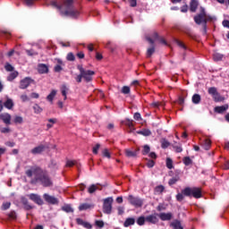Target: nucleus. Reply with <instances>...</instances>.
Listing matches in <instances>:
<instances>
[{
	"label": "nucleus",
	"mask_w": 229,
	"mask_h": 229,
	"mask_svg": "<svg viewBox=\"0 0 229 229\" xmlns=\"http://www.w3.org/2000/svg\"><path fill=\"white\" fill-rule=\"evenodd\" d=\"M25 174L28 178H32L34 174V179L30 181L31 185H37L39 182L42 187H53L51 175L47 170H44L40 166H31L30 169L26 170Z\"/></svg>",
	"instance_id": "nucleus-1"
},
{
	"label": "nucleus",
	"mask_w": 229,
	"mask_h": 229,
	"mask_svg": "<svg viewBox=\"0 0 229 229\" xmlns=\"http://www.w3.org/2000/svg\"><path fill=\"white\" fill-rule=\"evenodd\" d=\"M64 11H61V15L71 17L72 19H78L80 17V11L74 9V0H64Z\"/></svg>",
	"instance_id": "nucleus-2"
},
{
	"label": "nucleus",
	"mask_w": 229,
	"mask_h": 229,
	"mask_svg": "<svg viewBox=\"0 0 229 229\" xmlns=\"http://www.w3.org/2000/svg\"><path fill=\"white\" fill-rule=\"evenodd\" d=\"M194 22L199 26L202 24L204 35H207V22L212 21V16L207 15V12L203 7H200V13L194 16Z\"/></svg>",
	"instance_id": "nucleus-3"
},
{
	"label": "nucleus",
	"mask_w": 229,
	"mask_h": 229,
	"mask_svg": "<svg viewBox=\"0 0 229 229\" xmlns=\"http://www.w3.org/2000/svg\"><path fill=\"white\" fill-rule=\"evenodd\" d=\"M183 194H185L187 198H194L195 199L203 198V191L199 187H186L183 189Z\"/></svg>",
	"instance_id": "nucleus-4"
},
{
	"label": "nucleus",
	"mask_w": 229,
	"mask_h": 229,
	"mask_svg": "<svg viewBox=\"0 0 229 229\" xmlns=\"http://www.w3.org/2000/svg\"><path fill=\"white\" fill-rule=\"evenodd\" d=\"M77 69L82 74V78L86 81V83L92 81V76L96 74V72L92 70H85V68H83V65L81 64H78Z\"/></svg>",
	"instance_id": "nucleus-5"
},
{
	"label": "nucleus",
	"mask_w": 229,
	"mask_h": 229,
	"mask_svg": "<svg viewBox=\"0 0 229 229\" xmlns=\"http://www.w3.org/2000/svg\"><path fill=\"white\" fill-rule=\"evenodd\" d=\"M127 201H129L130 205L135 207L136 208H140L144 205V200L139 197H135L133 195H129L127 197Z\"/></svg>",
	"instance_id": "nucleus-6"
},
{
	"label": "nucleus",
	"mask_w": 229,
	"mask_h": 229,
	"mask_svg": "<svg viewBox=\"0 0 229 229\" xmlns=\"http://www.w3.org/2000/svg\"><path fill=\"white\" fill-rule=\"evenodd\" d=\"M112 203H114V198L108 197L104 199L103 212L104 214H112Z\"/></svg>",
	"instance_id": "nucleus-7"
},
{
	"label": "nucleus",
	"mask_w": 229,
	"mask_h": 229,
	"mask_svg": "<svg viewBox=\"0 0 229 229\" xmlns=\"http://www.w3.org/2000/svg\"><path fill=\"white\" fill-rule=\"evenodd\" d=\"M43 198L48 205H58L60 203V200L55 196H51L48 193H44Z\"/></svg>",
	"instance_id": "nucleus-8"
},
{
	"label": "nucleus",
	"mask_w": 229,
	"mask_h": 229,
	"mask_svg": "<svg viewBox=\"0 0 229 229\" xmlns=\"http://www.w3.org/2000/svg\"><path fill=\"white\" fill-rule=\"evenodd\" d=\"M28 198L33 201L34 203H36V205H44V200H42V198L40 197V195L37 194V193H30L28 195Z\"/></svg>",
	"instance_id": "nucleus-9"
},
{
	"label": "nucleus",
	"mask_w": 229,
	"mask_h": 229,
	"mask_svg": "<svg viewBox=\"0 0 229 229\" xmlns=\"http://www.w3.org/2000/svg\"><path fill=\"white\" fill-rule=\"evenodd\" d=\"M147 40L151 44V47L147 50V56L148 58H150V56L153 55V53H155V41L151 38H147Z\"/></svg>",
	"instance_id": "nucleus-10"
},
{
	"label": "nucleus",
	"mask_w": 229,
	"mask_h": 229,
	"mask_svg": "<svg viewBox=\"0 0 229 229\" xmlns=\"http://www.w3.org/2000/svg\"><path fill=\"white\" fill-rule=\"evenodd\" d=\"M46 146L45 145H42L40 144L39 146L38 147H35L34 148H32L30 150V153L32 155H41V153H44V151H46Z\"/></svg>",
	"instance_id": "nucleus-11"
},
{
	"label": "nucleus",
	"mask_w": 229,
	"mask_h": 229,
	"mask_svg": "<svg viewBox=\"0 0 229 229\" xmlns=\"http://www.w3.org/2000/svg\"><path fill=\"white\" fill-rule=\"evenodd\" d=\"M32 81L33 80H31V78L26 77L25 79L20 81V89H28L29 85H31Z\"/></svg>",
	"instance_id": "nucleus-12"
},
{
	"label": "nucleus",
	"mask_w": 229,
	"mask_h": 229,
	"mask_svg": "<svg viewBox=\"0 0 229 229\" xmlns=\"http://www.w3.org/2000/svg\"><path fill=\"white\" fill-rule=\"evenodd\" d=\"M0 119L4 123V124H12V115L8 113L1 114Z\"/></svg>",
	"instance_id": "nucleus-13"
},
{
	"label": "nucleus",
	"mask_w": 229,
	"mask_h": 229,
	"mask_svg": "<svg viewBox=\"0 0 229 229\" xmlns=\"http://www.w3.org/2000/svg\"><path fill=\"white\" fill-rule=\"evenodd\" d=\"M157 216H158V214L147 216H146L147 223H149L150 225H157V223H158V217Z\"/></svg>",
	"instance_id": "nucleus-14"
},
{
	"label": "nucleus",
	"mask_w": 229,
	"mask_h": 229,
	"mask_svg": "<svg viewBox=\"0 0 229 229\" xmlns=\"http://www.w3.org/2000/svg\"><path fill=\"white\" fill-rule=\"evenodd\" d=\"M38 72H39V74H47V72H49V67L47 66V64H39L38 65Z\"/></svg>",
	"instance_id": "nucleus-15"
},
{
	"label": "nucleus",
	"mask_w": 229,
	"mask_h": 229,
	"mask_svg": "<svg viewBox=\"0 0 229 229\" xmlns=\"http://www.w3.org/2000/svg\"><path fill=\"white\" fill-rule=\"evenodd\" d=\"M76 223L77 225H79L80 226H83L84 228L87 229H92V225H90V223L84 221L81 218H76Z\"/></svg>",
	"instance_id": "nucleus-16"
},
{
	"label": "nucleus",
	"mask_w": 229,
	"mask_h": 229,
	"mask_svg": "<svg viewBox=\"0 0 229 229\" xmlns=\"http://www.w3.org/2000/svg\"><path fill=\"white\" fill-rule=\"evenodd\" d=\"M157 216L161 221H171L173 219V213H160Z\"/></svg>",
	"instance_id": "nucleus-17"
},
{
	"label": "nucleus",
	"mask_w": 229,
	"mask_h": 229,
	"mask_svg": "<svg viewBox=\"0 0 229 229\" xmlns=\"http://www.w3.org/2000/svg\"><path fill=\"white\" fill-rule=\"evenodd\" d=\"M177 182H180V171H175V175L168 181L169 185H174Z\"/></svg>",
	"instance_id": "nucleus-18"
},
{
	"label": "nucleus",
	"mask_w": 229,
	"mask_h": 229,
	"mask_svg": "<svg viewBox=\"0 0 229 229\" xmlns=\"http://www.w3.org/2000/svg\"><path fill=\"white\" fill-rule=\"evenodd\" d=\"M21 203L23 205L24 210H32V208H34V207L31 206V204H30V201L28 200V199L24 197L21 198Z\"/></svg>",
	"instance_id": "nucleus-19"
},
{
	"label": "nucleus",
	"mask_w": 229,
	"mask_h": 229,
	"mask_svg": "<svg viewBox=\"0 0 229 229\" xmlns=\"http://www.w3.org/2000/svg\"><path fill=\"white\" fill-rule=\"evenodd\" d=\"M226 110H228V105H224V106L215 107V112L216 114H225Z\"/></svg>",
	"instance_id": "nucleus-20"
},
{
	"label": "nucleus",
	"mask_w": 229,
	"mask_h": 229,
	"mask_svg": "<svg viewBox=\"0 0 229 229\" xmlns=\"http://www.w3.org/2000/svg\"><path fill=\"white\" fill-rule=\"evenodd\" d=\"M198 1L197 0H191L190 3V12L191 13H196V11L198 10Z\"/></svg>",
	"instance_id": "nucleus-21"
},
{
	"label": "nucleus",
	"mask_w": 229,
	"mask_h": 229,
	"mask_svg": "<svg viewBox=\"0 0 229 229\" xmlns=\"http://www.w3.org/2000/svg\"><path fill=\"white\" fill-rule=\"evenodd\" d=\"M4 108H7V110H12L13 108L14 104L13 100L12 98H7L5 102H4Z\"/></svg>",
	"instance_id": "nucleus-22"
},
{
	"label": "nucleus",
	"mask_w": 229,
	"mask_h": 229,
	"mask_svg": "<svg viewBox=\"0 0 229 229\" xmlns=\"http://www.w3.org/2000/svg\"><path fill=\"white\" fill-rule=\"evenodd\" d=\"M212 146V141L208 139H205L203 140V143H202V148L206 150V151H208V149H210V147Z\"/></svg>",
	"instance_id": "nucleus-23"
},
{
	"label": "nucleus",
	"mask_w": 229,
	"mask_h": 229,
	"mask_svg": "<svg viewBox=\"0 0 229 229\" xmlns=\"http://www.w3.org/2000/svg\"><path fill=\"white\" fill-rule=\"evenodd\" d=\"M133 225H135V218H133V217L126 218V220L123 223V226L125 228H128V226H131Z\"/></svg>",
	"instance_id": "nucleus-24"
},
{
	"label": "nucleus",
	"mask_w": 229,
	"mask_h": 229,
	"mask_svg": "<svg viewBox=\"0 0 229 229\" xmlns=\"http://www.w3.org/2000/svg\"><path fill=\"white\" fill-rule=\"evenodd\" d=\"M193 105H199L201 103V96L199 94H194L191 98Z\"/></svg>",
	"instance_id": "nucleus-25"
},
{
	"label": "nucleus",
	"mask_w": 229,
	"mask_h": 229,
	"mask_svg": "<svg viewBox=\"0 0 229 229\" xmlns=\"http://www.w3.org/2000/svg\"><path fill=\"white\" fill-rule=\"evenodd\" d=\"M213 99H214L215 103H221V102L225 101V98L223 96H221V94H219V92H217L216 94L214 95Z\"/></svg>",
	"instance_id": "nucleus-26"
},
{
	"label": "nucleus",
	"mask_w": 229,
	"mask_h": 229,
	"mask_svg": "<svg viewBox=\"0 0 229 229\" xmlns=\"http://www.w3.org/2000/svg\"><path fill=\"white\" fill-rule=\"evenodd\" d=\"M140 149L138 148L136 151H131L130 149H126L125 150V155L128 157H137L138 153H139Z\"/></svg>",
	"instance_id": "nucleus-27"
},
{
	"label": "nucleus",
	"mask_w": 229,
	"mask_h": 229,
	"mask_svg": "<svg viewBox=\"0 0 229 229\" xmlns=\"http://www.w3.org/2000/svg\"><path fill=\"white\" fill-rule=\"evenodd\" d=\"M138 135H143V137H149L151 135V131L149 129H143L137 131Z\"/></svg>",
	"instance_id": "nucleus-28"
},
{
	"label": "nucleus",
	"mask_w": 229,
	"mask_h": 229,
	"mask_svg": "<svg viewBox=\"0 0 229 229\" xmlns=\"http://www.w3.org/2000/svg\"><path fill=\"white\" fill-rule=\"evenodd\" d=\"M146 217L144 216H139L136 223L139 226H144L146 225Z\"/></svg>",
	"instance_id": "nucleus-29"
},
{
	"label": "nucleus",
	"mask_w": 229,
	"mask_h": 229,
	"mask_svg": "<svg viewBox=\"0 0 229 229\" xmlns=\"http://www.w3.org/2000/svg\"><path fill=\"white\" fill-rule=\"evenodd\" d=\"M17 76H19V72L14 71L11 72L9 76H7V81H13Z\"/></svg>",
	"instance_id": "nucleus-30"
},
{
	"label": "nucleus",
	"mask_w": 229,
	"mask_h": 229,
	"mask_svg": "<svg viewBox=\"0 0 229 229\" xmlns=\"http://www.w3.org/2000/svg\"><path fill=\"white\" fill-rule=\"evenodd\" d=\"M185 193H183V190H182L181 193H177L175 196L176 201H179V203H182L183 199H185Z\"/></svg>",
	"instance_id": "nucleus-31"
},
{
	"label": "nucleus",
	"mask_w": 229,
	"mask_h": 229,
	"mask_svg": "<svg viewBox=\"0 0 229 229\" xmlns=\"http://www.w3.org/2000/svg\"><path fill=\"white\" fill-rule=\"evenodd\" d=\"M171 226H173L174 229H183V226H182V223L179 220H175L171 224Z\"/></svg>",
	"instance_id": "nucleus-32"
},
{
	"label": "nucleus",
	"mask_w": 229,
	"mask_h": 229,
	"mask_svg": "<svg viewBox=\"0 0 229 229\" xmlns=\"http://www.w3.org/2000/svg\"><path fill=\"white\" fill-rule=\"evenodd\" d=\"M48 167L52 169V171H56V169H58V163L55 160H51Z\"/></svg>",
	"instance_id": "nucleus-33"
},
{
	"label": "nucleus",
	"mask_w": 229,
	"mask_h": 229,
	"mask_svg": "<svg viewBox=\"0 0 229 229\" xmlns=\"http://www.w3.org/2000/svg\"><path fill=\"white\" fill-rule=\"evenodd\" d=\"M56 96V89H53L50 94L47 97V101L50 103H53V99H55V97Z\"/></svg>",
	"instance_id": "nucleus-34"
},
{
	"label": "nucleus",
	"mask_w": 229,
	"mask_h": 229,
	"mask_svg": "<svg viewBox=\"0 0 229 229\" xmlns=\"http://www.w3.org/2000/svg\"><path fill=\"white\" fill-rule=\"evenodd\" d=\"M90 207H92V206L89 203H82L79 206V210L81 212L83 210H89V208H90Z\"/></svg>",
	"instance_id": "nucleus-35"
},
{
	"label": "nucleus",
	"mask_w": 229,
	"mask_h": 229,
	"mask_svg": "<svg viewBox=\"0 0 229 229\" xmlns=\"http://www.w3.org/2000/svg\"><path fill=\"white\" fill-rule=\"evenodd\" d=\"M155 194H162L164 191H165V187L164 185H158L155 188Z\"/></svg>",
	"instance_id": "nucleus-36"
},
{
	"label": "nucleus",
	"mask_w": 229,
	"mask_h": 229,
	"mask_svg": "<svg viewBox=\"0 0 229 229\" xmlns=\"http://www.w3.org/2000/svg\"><path fill=\"white\" fill-rule=\"evenodd\" d=\"M224 56L225 55H223V54L216 53L213 55V59L215 60V62H221V60H223Z\"/></svg>",
	"instance_id": "nucleus-37"
},
{
	"label": "nucleus",
	"mask_w": 229,
	"mask_h": 229,
	"mask_svg": "<svg viewBox=\"0 0 229 229\" xmlns=\"http://www.w3.org/2000/svg\"><path fill=\"white\" fill-rule=\"evenodd\" d=\"M3 37H4V38H10V37H12V33H10L6 30H1L0 31V38H3Z\"/></svg>",
	"instance_id": "nucleus-38"
},
{
	"label": "nucleus",
	"mask_w": 229,
	"mask_h": 229,
	"mask_svg": "<svg viewBox=\"0 0 229 229\" xmlns=\"http://www.w3.org/2000/svg\"><path fill=\"white\" fill-rule=\"evenodd\" d=\"M174 149H175V153H182L183 151V148H182V145H178V143L174 142L173 144Z\"/></svg>",
	"instance_id": "nucleus-39"
},
{
	"label": "nucleus",
	"mask_w": 229,
	"mask_h": 229,
	"mask_svg": "<svg viewBox=\"0 0 229 229\" xmlns=\"http://www.w3.org/2000/svg\"><path fill=\"white\" fill-rule=\"evenodd\" d=\"M168 146H171V143H170L169 141H167V140L163 139V140H161V148H162L163 149H166V148H167Z\"/></svg>",
	"instance_id": "nucleus-40"
},
{
	"label": "nucleus",
	"mask_w": 229,
	"mask_h": 229,
	"mask_svg": "<svg viewBox=\"0 0 229 229\" xmlns=\"http://www.w3.org/2000/svg\"><path fill=\"white\" fill-rule=\"evenodd\" d=\"M182 162H183L184 165H191L192 164V159H191L190 157H184L182 158Z\"/></svg>",
	"instance_id": "nucleus-41"
},
{
	"label": "nucleus",
	"mask_w": 229,
	"mask_h": 229,
	"mask_svg": "<svg viewBox=\"0 0 229 229\" xmlns=\"http://www.w3.org/2000/svg\"><path fill=\"white\" fill-rule=\"evenodd\" d=\"M50 4L51 6H54V8H57V10H62V8H64V4L62 5H58L56 1H51Z\"/></svg>",
	"instance_id": "nucleus-42"
},
{
	"label": "nucleus",
	"mask_w": 229,
	"mask_h": 229,
	"mask_svg": "<svg viewBox=\"0 0 229 229\" xmlns=\"http://www.w3.org/2000/svg\"><path fill=\"white\" fill-rule=\"evenodd\" d=\"M66 60H68V62H74L76 60V56H74L72 52H70L67 54Z\"/></svg>",
	"instance_id": "nucleus-43"
},
{
	"label": "nucleus",
	"mask_w": 229,
	"mask_h": 229,
	"mask_svg": "<svg viewBox=\"0 0 229 229\" xmlns=\"http://www.w3.org/2000/svg\"><path fill=\"white\" fill-rule=\"evenodd\" d=\"M62 210H64V212H67V213L74 212V210L72 209V208L71 207V205H64V206L62 208Z\"/></svg>",
	"instance_id": "nucleus-44"
},
{
	"label": "nucleus",
	"mask_w": 229,
	"mask_h": 229,
	"mask_svg": "<svg viewBox=\"0 0 229 229\" xmlns=\"http://www.w3.org/2000/svg\"><path fill=\"white\" fill-rule=\"evenodd\" d=\"M182 31H183V33H185V35H187L191 38H194V33L192 32V30L191 29H184Z\"/></svg>",
	"instance_id": "nucleus-45"
},
{
	"label": "nucleus",
	"mask_w": 229,
	"mask_h": 229,
	"mask_svg": "<svg viewBox=\"0 0 229 229\" xmlns=\"http://www.w3.org/2000/svg\"><path fill=\"white\" fill-rule=\"evenodd\" d=\"M98 190V187L96 186V184H92L89 187L88 189V192L89 194H94V192Z\"/></svg>",
	"instance_id": "nucleus-46"
},
{
	"label": "nucleus",
	"mask_w": 229,
	"mask_h": 229,
	"mask_svg": "<svg viewBox=\"0 0 229 229\" xmlns=\"http://www.w3.org/2000/svg\"><path fill=\"white\" fill-rule=\"evenodd\" d=\"M33 110L35 114H41L42 112V107H40V106H38V104H35L33 106Z\"/></svg>",
	"instance_id": "nucleus-47"
},
{
	"label": "nucleus",
	"mask_w": 229,
	"mask_h": 229,
	"mask_svg": "<svg viewBox=\"0 0 229 229\" xmlns=\"http://www.w3.org/2000/svg\"><path fill=\"white\" fill-rule=\"evenodd\" d=\"M61 92H62V95L64 98V100L67 99V86L63 85L62 88H61Z\"/></svg>",
	"instance_id": "nucleus-48"
},
{
	"label": "nucleus",
	"mask_w": 229,
	"mask_h": 229,
	"mask_svg": "<svg viewBox=\"0 0 229 229\" xmlns=\"http://www.w3.org/2000/svg\"><path fill=\"white\" fill-rule=\"evenodd\" d=\"M4 69L5 71H7V72H13V66L12 64H10L9 63H6L4 65Z\"/></svg>",
	"instance_id": "nucleus-49"
},
{
	"label": "nucleus",
	"mask_w": 229,
	"mask_h": 229,
	"mask_svg": "<svg viewBox=\"0 0 229 229\" xmlns=\"http://www.w3.org/2000/svg\"><path fill=\"white\" fill-rule=\"evenodd\" d=\"M208 92L210 94V96L214 97L215 94L217 93V89L216 87H211L208 89Z\"/></svg>",
	"instance_id": "nucleus-50"
},
{
	"label": "nucleus",
	"mask_w": 229,
	"mask_h": 229,
	"mask_svg": "<svg viewBox=\"0 0 229 229\" xmlns=\"http://www.w3.org/2000/svg\"><path fill=\"white\" fill-rule=\"evenodd\" d=\"M151 151V148H149V145L143 146L142 155H148Z\"/></svg>",
	"instance_id": "nucleus-51"
},
{
	"label": "nucleus",
	"mask_w": 229,
	"mask_h": 229,
	"mask_svg": "<svg viewBox=\"0 0 229 229\" xmlns=\"http://www.w3.org/2000/svg\"><path fill=\"white\" fill-rule=\"evenodd\" d=\"M23 121L24 120L21 116H15L14 117V123L15 124H22Z\"/></svg>",
	"instance_id": "nucleus-52"
},
{
	"label": "nucleus",
	"mask_w": 229,
	"mask_h": 229,
	"mask_svg": "<svg viewBox=\"0 0 229 229\" xmlns=\"http://www.w3.org/2000/svg\"><path fill=\"white\" fill-rule=\"evenodd\" d=\"M175 44H177V46H179V47H182V49H187V47L185 46V44H183V42L180 41L179 39H174Z\"/></svg>",
	"instance_id": "nucleus-53"
},
{
	"label": "nucleus",
	"mask_w": 229,
	"mask_h": 229,
	"mask_svg": "<svg viewBox=\"0 0 229 229\" xmlns=\"http://www.w3.org/2000/svg\"><path fill=\"white\" fill-rule=\"evenodd\" d=\"M166 167L167 169H173V159L171 158H166Z\"/></svg>",
	"instance_id": "nucleus-54"
},
{
	"label": "nucleus",
	"mask_w": 229,
	"mask_h": 229,
	"mask_svg": "<svg viewBox=\"0 0 229 229\" xmlns=\"http://www.w3.org/2000/svg\"><path fill=\"white\" fill-rule=\"evenodd\" d=\"M8 217L15 221V219H17V213L15 211H11L8 215Z\"/></svg>",
	"instance_id": "nucleus-55"
},
{
	"label": "nucleus",
	"mask_w": 229,
	"mask_h": 229,
	"mask_svg": "<svg viewBox=\"0 0 229 229\" xmlns=\"http://www.w3.org/2000/svg\"><path fill=\"white\" fill-rule=\"evenodd\" d=\"M95 225L98 228H103L105 226V222H103V220H96Z\"/></svg>",
	"instance_id": "nucleus-56"
},
{
	"label": "nucleus",
	"mask_w": 229,
	"mask_h": 229,
	"mask_svg": "<svg viewBox=\"0 0 229 229\" xmlns=\"http://www.w3.org/2000/svg\"><path fill=\"white\" fill-rule=\"evenodd\" d=\"M10 207H12V203L4 202L2 205V210H8V208H10Z\"/></svg>",
	"instance_id": "nucleus-57"
},
{
	"label": "nucleus",
	"mask_w": 229,
	"mask_h": 229,
	"mask_svg": "<svg viewBox=\"0 0 229 229\" xmlns=\"http://www.w3.org/2000/svg\"><path fill=\"white\" fill-rule=\"evenodd\" d=\"M26 53L29 56H37V55H38V53L35 52L33 49L26 50Z\"/></svg>",
	"instance_id": "nucleus-58"
},
{
	"label": "nucleus",
	"mask_w": 229,
	"mask_h": 229,
	"mask_svg": "<svg viewBox=\"0 0 229 229\" xmlns=\"http://www.w3.org/2000/svg\"><path fill=\"white\" fill-rule=\"evenodd\" d=\"M130 92H131L130 87L123 86L122 88V94H130Z\"/></svg>",
	"instance_id": "nucleus-59"
},
{
	"label": "nucleus",
	"mask_w": 229,
	"mask_h": 229,
	"mask_svg": "<svg viewBox=\"0 0 229 229\" xmlns=\"http://www.w3.org/2000/svg\"><path fill=\"white\" fill-rule=\"evenodd\" d=\"M102 155H103V157H105L106 158H110V157H111L110 152L108 151V148H105V149L102 151Z\"/></svg>",
	"instance_id": "nucleus-60"
},
{
	"label": "nucleus",
	"mask_w": 229,
	"mask_h": 229,
	"mask_svg": "<svg viewBox=\"0 0 229 229\" xmlns=\"http://www.w3.org/2000/svg\"><path fill=\"white\" fill-rule=\"evenodd\" d=\"M62 71H64V68H62V65H60V64H56L54 67V72H62Z\"/></svg>",
	"instance_id": "nucleus-61"
},
{
	"label": "nucleus",
	"mask_w": 229,
	"mask_h": 229,
	"mask_svg": "<svg viewBox=\"0 0 229 229\" xmlns=\"http://www.w3.org/2000/svg\"><path fill=\"white\" fill-rule=\"evenodd\" d=\"M133 119L135 121H142V116L140 115V113H135L133 115Z\"/></svg>",
	"instance_id": "nucleus-62"
},
{
	"label": "nucleus",
	"mask_w": 229,
	"mask_h": 229,
	"mask_svg": "<svg viewBox=\"0 0 229 229\" xmlns=\"http://www.w3.org/2000/svg\"><path fill=\"white\" fill-rule=\"evenodd\" d=\"M0 131L1 133H10V127H1Z\"/></svg>",
	"instance_id": "nucleus-63"
},
{
	"label": "nucleus",
	"mask_w": 229,
	"mask_h": 229,
	"mask_svg": "<svg viewBox=\"0 0 229 229\" xmlns=\"http://www.w3.org/2000/svg\"><path fill=\"white\" fill-rule=\"evenodd\" d=\"M125 124L129 128H133V120L126 119Z\"/></svg>",
	"instance_id": "nucleus-64"
}]
</instances>
